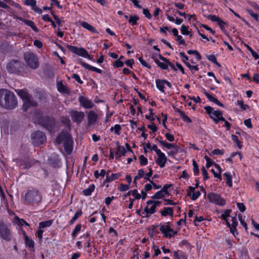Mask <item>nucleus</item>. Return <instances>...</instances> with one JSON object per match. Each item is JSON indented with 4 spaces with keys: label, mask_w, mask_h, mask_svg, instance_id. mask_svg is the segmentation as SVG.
I'll return each instance as SVG.
<instances>
[{
    "label": "nucleus",
    "mask_w": 259,
    "mask_h": 259,
    "mask_svg": "<svg viewBox=\"0 0 259 259\" xmlns=\"http://www.w3.org/2000/svg\"><path fill=\"white\" fill-rule=\"evenodd\" d=\"M72 78L74 79L79 84H82L83 81L80 79L79 75L78 74L73 73L72 75Z\"/></svg>",
    "instance_id": "052dcab7"
},
{
    "label": "nucleus",
    "mask_w": 259,
    "mask_h": 259,
    "mask_svg": "<svg viewBox=\"0 0 259 259\" xmlns=\"http://www.w3.org/2000/svg\"><path fill=\"white\" fill-rule=\"evenodd\" d=\"M23 101L22 109L24 112H26L30 107H36L37 106V103L33 100L32 96Z\"/></svg>",
    "instance_id": "4468645a"
},
{
    "label": "nucleus",
    "mask_w": 259,
    "mask_h": 259,
    "mask_svg": "<svg viewBox=\"0 0 259 259\" xmlns=\"http://www.w3.org/2000/svg\"><path fill=\"white\" fill-rule=\"evenodd\" d=\"M69 114L73 121L78 124L80 123L84 117V114L82 111L72 110L70 111Z\"/></svg>",
    "instance_id": "9b49d317"
},
{
    "label": "nucleus",
    "mask_w": 259,
    "mask_h": 259,
    "mask_svg": "<svg viewBox=\"0 0 259 259\" xmlns=\"http://www.w3.org/2000/svg\"><path fill=\"white\" fill-rule=\"evenodd\" d=\"M214 166L218 169L219 172H216L213 168H212L211 169V171L212 172V174H213L214 177L215 178H217L219 179L220 180H222V177H221V168L220 166L217 164H215Z\"/></svg>",
    "instance_id": "bb28decb"
},
{
    "label": "nucleus",
    "mask_w": 259,
    "mask_h": 259,
    "mask_svg": "<svg viewBox=\"0 0 259 259\" xmlns=\"http://www.w3.org/2000/svg\"><path fill=\"white\" fill-rule=\"evenodd\" d=\"M231 137L232 140L235 144V145L238 147V148L239 149H241L242 147V145L241 141L239 140L238 137L235 135L232 134Z\"/></svg>",
    "instance_id": "a878e982"
},
{
    "label": "nucleus",
    "mask_w": 259,
    "mask_h": 259,
    "mask_svg": "<svg viewBox=\"0 0 259 259\" xmlns=\"http://www.w3.org/2000/svg\"><path fill=\"white\" fill-rule=\"evenodd\" d=\"M224 175L226 177L227 179L226 183L229 187H231L232 186V177L226 172L225 173Z\"/></svg>",
    "instance_id": "5fc2aeb1"
},
{
    "label": "nucleus",
    "mask_w": 259,
    "mask_h": 259,
    "mask_svg": "<svg viewBox=\"0 0 259 259\" xmlns=\"http://www.w3.org/2000/svg\"><path fill=\"white\" fill-rule=\"evenodd\" d=\"M207 18L212 22H221V19L214 15H208Z\"/></svg>",
    "instance_id": "79ce46f5"
},
{
    "label": "nucleus",
    "mask_w": 259,
    "mask_h": 259,
    "mask_svg": "<svg viewBox=\"0 0 259 259\" xmlns=\"http://www.w3.org/2000/svg\"><path fill=\"white\" fill-rule=\"evenodd\" d=\"M189 26L182 25L181 27V32L182 34L187 35H189V31L188 30Z\"/></svg>",
    "instance_id": "c03bdc74"
},
{
    "label": "nucleus",
    "mask_w": 259,
    "mask_h": 259,
    "mask_svg": "<svg viewBox=\"0 0 259 259\" xmlns=\"http://www.w3.org/2000/svg\"><path fill=\"white\" fill-rule=\"evenodd\" d=\"M25 244L31 249H33L34 248V242L29 239L28 237L25 235Z\"/></svg>",
    "instance_id": "e433bc0d"
},
{
    "label": "nucleus",
    "mask_w": 259,
    "mask_h": 259,
    "mask_svg": "<svg viewBox=\"0 0 259 259\" xmlns=\"http://www.w3.org/2000/svg\"><path fill=\"white\" fill-rule=\"evenodd\" d=\"M159 58L164 63H166L168 64V66H169L172 70L176 71H177V69L175 67V65L170 62L169 60H168L166 58L163 57L161 54L158 55Z\"/></svg>",
    "instance_id": "5701e85b"
},
{
    "label": "nucleus",
    "mask_w": 259,
    "mask_h": 259,
    "mask_svg": "<svg viewBox=\"0 0 259 259\" xmlns=\"http://www.w3.org/2000/svg\"><path fill=\"white\" fill-rule=\"evenodd\" d=\"M111 132H113L117 135H119L120 131L121 130V127L120 124H116L114 126H112L110 129Z\"/></svg>",
    "instance_id": "c9c22d12"
},
{
    "label": "nucleus",
    "mask_w": 259,
    "mask_h": 259,
    "mask_svg": "<svg viewBox=\"0 0 259 259\" xmlns=\"http://www.w3.org/2000/svg\"><path fill=\"white\" fill-rule=\"evenodd\" d=\"M119 176V174H112L110 176H107L105 182H110L114 180L117 179Z\"/></svg>",
    "instance_id": "ea45409f"
},
{
    "label": "nucleus",
    "mask_w": 259,
    "mask_h": 259,
    "mask_svg": "<svg viewBox=\"0 0 259 259\" xmlns=\"http://www.w3.org/2000/svg\"><path fill=\"white\" fill-rule=\"evenodd\" d=\"M25 201L29 204L38 203L42 199L40 193L36 190L28 191L25 195Z\"/></svg>",
    "instance_id": "39448f33"
},
{
    "label": "nucleus",
    "mask_w": 259,
    "mask_h": 259,
    "mask_svg": "<svg viewBox=\"0 0 259 259\" xmlns=\"http://www.w3.org/2000/svg\"><path fill=\"white\" fill-rule=\"evenodd\" d=\"M67 48L72 53L79 56L85 58L88 51L83 48H78L75 46L68 45Z\"/></svg>",
    "instance_id": "f8f14e48"
},
{
    "label": "nucleus",
    "mask_w": 259,
    "mask_h": 259,
    "mask_svg": "<svg viewBox=\"0 0 259 259\" xmlns=\"http://www.w3.org/2000/svg\"><path fill=\"white\" fill-rule=\"evenodd\" d=\"M180 56L181 58L182 61L186 65V63H189V57L183 52H181L179 53Z\"/></svg>",
    "instance_id": "49530a36"
},
{
    "label": "nucleus",
    "mask_w": 259,
    "mask_h": 259,
    "mask_svg": "<svg viewBox=\"0 0 259 259\" xmlns=\"http://www.w3.org/2000/svg\"><path fill=\"white\" fill-rule=\"evenodd\" d=\"M164 197L163 192L162 190L157 192L153 196H152V199H160Z\"/></svg>",
    "instance_id": "864d4df0"
},
{
    "label": "nucleus",
    "mask_w": 259,
    "mask_h": 259,
    "mask_svg": "<svg viewBox=\"0 0 259 259\" xmlns=\"http://www.w3.org/2000/svg\"><path fill=\"white\" fill-rule=\"evenodd\" d=\"M196 29L198 35H200L202 39H205L206 41L210 40L213 43L215 42V40L213 39L211 36L208 37L205 35L201 33L200 30L198 29V28L196 27Z\"/></svg>",
    "instance_id": "4c0bfd02"
},
{
    "label": "nucleus",
    "mask_w": 259,
    "mask_h": 259,
    "mask_svg": "<svg viewBox=\"0 0 259 259\" xmlns=\"http://www.w3.org/2000/svg\"><path fill=\"white\" fill-rule=\"evenodd\" d=\"M57 90L61 93H68L69 90L68 88L64 85L62 81L58 82Z\"/></svg>",
    "instance_id": "b1692460"
},
{
    "label": "nucleus",
    "mask_w": 259,
    "mask_h": 259,
    "mask_svg": "<svg viewBox=\"0 0 259 259\" xmlns=\"http://www.w3.org/2000/svg\"><path fill=\"white\" fill-rule=\"evenodd\" d=\"M38 123L50 132L56 127V121L52 116H40L37 118Z\"/></svg>",
    "instance_id": "20e7f679"
},
{
    "label": "nucleus",
    "mask_w": 259,
    "mask_h": 259,
    "mask_svg": "<svg viewBox=\"0 0 259 259\" xmlns=\"http://www.w3.org/2000/svg\"><path fill=\"white\" fill-rule=\"evenodd\" d=\"M24 59L27 65L31 69H35L39 66V62L37 56L32 52H28L24 54Z\"/></svg>",
    "instance_id": "423d86ee"
},
{
    "label": "nucleus",
    "mask_w": 259,
    "mask_h": 259,
    "mask_svg": "<svg viewBox=\"0 0 259 259\" xmlns=\"http://www.w3.org/2000/svg\"><path fill=\"white\" fill-rule=\"evenodd\" d=\"M32 143L35 146H38L44 144L47 140L45 134L40 131H36L31 135Z\"/></svg>",
    "instance_id": "0eeeda50"
},
{
    "label": "nucleus",
    "mask_w": 259,
    "mask_h": 259,
    "mask_svg": "<svg viewBox=\"0 0 259 259\" xmlns=\"http://www.w3.org/2000/svg\"><path fill=\"white\" fill-rule=\"evenodd\" d=\"M78 101L80 105L85 109H91L94 106V104L91 100L82 96L79 97Z\"/></svg>",
    "instance_id": "2eb2a0df"
},
{
    "label": "nucleus",
    "mask_w": 259,
    "mask_h": 259,
    "mask_svg": "<svg viewBox=\"0 0 259 259\" xmlns=\"http://www.w3.org/2000/svg\"><path fill=\"white\" fill-rule=\"evenodd\" d=\"M79 63L82 67H83L86 69H88L89 70H91V71H92L94 72H96L99 74H101L102 73V70L101 69L96 68L94 66H93L82 61V60L79 61Z\"/></svg>",
    "instance_id": "a211bd4d"
},
{
    "label": "nucleus",
    "mask_w": 259,
    "mask_h": 259,
    "mask_svg": "<svg viewBox=\"0 0 259 259\" xmlns=\"http://www.w3.org/2000/svg\"><path fill=\"white\" fill-rule=\"evenodd\" d=\"M80 25L83 28L87 29L88 30L90 31L93 33H98L97 30L94 27H93L87 22L83 21L81 23Z\"/></svg>",
    "instance_id": "aec40b11"
},
{
    "label": "nucleus",
    "mask_w": 259,
    "mask_h": 259,
    "mask_svg": "<svg viewBox=\"0 0 259 259\" xmlns=\"http://www.w3.org/2000/svg\"><path fill=\"white\" fill-rule=\"evenodd\" d=\"M161 214L162 216L166 217L168 214L172 216L173 209L171 207H164V210L161 211Z\"/></svg>",
    "instance_id": "473e14b6"
},
{
    "label": "nucleus",
    "mask_w": 259,
    "mask_h": 259,
    "mask_svg": "<svg viewBox=\"0 0 259 259\" xmlns=\"http://www.w3.org/2000/svg\"><path fill=\"white\" fill-rule=\"evenodd\" d=\"M156 87L157 89L162 93L165 94L164 90V83L163 79H156L155 80Z\"/></svg>",
    "instance_id": "412c9836"
},
{
    "label": "nucleus",
    "mask_w": 259,
    "mask_h": 259,
    "mask_svg": "<svg viewBox=\"0 0 259 259\" xmlns=\"http://www.w3.org/2000/svg\"><path fill=\"white\" fill-rule=\"evenodd\" d=\"M56 142L58 144L63 143L65 151L68 155L71 154L73 150V141L71 136L67 132H61L56 137Z\"/></svg>",
    "instance_id": "f03ea898"
},
{
    "label": "nucleus",
    "mask_w": 259,
    "mask_h": 259,
    "mask_svg": "<svg viewBox=\"0 0 259 259\" xmlns=\"http://www.w3.org/2000/svg\"><path fill=\"white\" fill-rule=\"evenodd\" d=\"M203 93L205 95V96L207 97V98L208 99V100L210 101V102H212L213 103L214 102V101H215L216 99L215 97H214L213 96H212L211 95H210L209 93H208L207 92H206V91L203 89Z\"/></svg>",
    "instance_id": "de8ad7c7"
},
{
    "label": "nucleus",
    "mask_w": 259,
    "mask_h": 259,
    "mask_svg": "<svg viewBox=\"0 0 259 259\" xmlns=\"http://www.w3.org/2000/svg\"><path fill=\"white\" fill-rule=\"evenodd\" d=\"M206 57L209 61L213 63L218 67H220L221 66V65L217 61L216 57L214 55H207Z\"/></svg>",
    "instance_id": "f704fd0d"
},
{
    "label": "nucleus",
    "mask_w": 259,
    "mask_h": 259,
    "mask_svg": "<svg viewBox=\"0 0 259 259\" xmlns=\"http://www.w3.org/2000/svg\"><path fill=\"white\" fill-rule=\"evenodd\" d=\"M232 224L231 227V232L235 236V231H236V226L238 225V222L236 217H232Z\"/></svg>",
    "instance_id": "cd10ccee"
},
{
    "label": "nucleus",
    "mask_w": 259,
    "mask_h": 259,
    "mask_svg": "<svg viewBox=\"0 0 259 259\" xmlns=\"http://www.w3.org/2000/svg\"><path fill=\"white\" fill-rule=\"evenodd\" d=\"M147 127L151 130L153 133H155L157 131V127L156 124L153 122H152L151 124H148Z\"/></svg>",
    "instance_id": "69168bd1"
},
{
    "label": "nucleus",
    "mask_w": 259,
    "mask_h": 259,
    "mask_svg": "<svg viewBox=\"0 0 259 259\" xmlns=\"http://www.w3.org/2000/svg\"><path fill=\"white\" fill-rule=\"evenodd\" d=\"M235 133L236 135H238L240 136H243L245 138H247L248 137H249V135L247 133L241 130H239L238 131H236Z\"/></svg>",
    "instance_id": "338daca9"
},
{
    "label": "nucleus",
    "mask_w": 259,
    "mask_h": 259,
    "mask_svg": "<svg viewBox=\"0 0 259 259\" xmlns=\"http://www.w3.org/2000/svg\"><path fill=\"white\" fill-rule=\"evenodd\" d=\"M247 12L249 14V15L252 17L256 22L259 21L258 20V14L257 13H254L253 11L251 9H247Z\"/></svg>",
    "instance_id": "a19ab883"
},
{
    "label": "nucleus",
    "mask_w": 259,
    "mask_h": 259,
    "mask_svg": "<svg viewBox=\"0 0 259 259\" xmlns=\"http://www.w3.org/2000/svg\"><path fill=\"white\" fill-rule=\"evenodd\" d=\"M139 20V17L137 15H134L129 17L128 23L132 26H135L138 24L137 21Z\"/></svg>",
    "instance_id": "7c9ffc66"
},
{
    "label": "nucleus",
    "mask_w": 259,
    "mask_h": 259,
    "mask_svg": "<svg viewBox=\"0 0 259 259\" xmlns=\"http://www.w3.org/2000/svg\"><path fill=\"white\" fill-rule=\"evenodd\" d=\"M51 6H56L59 9H62V6L60 5V2L58 0H51Z\"/></svg>",
    "instance_id": "e2e57ef3"
},
{
    "label": "nucleus",
    "mask_w": 259,
    "mask_h": 259,
    "mask_svg": "<svg viewBox=\"0 0 259 259\" xmlns=\"http://www.w3.org/2000/svg\"><path fill=\"white\" fill-rule=\"evenodd\" d=\"M98 119V115L94 111H90L88 114V125L90 126L95 124Z\"/></svg>",
    "instance_id": "dca6fc26"
},
{
    "label": "nucleus",
    "mask_w": 259,
    "mask_h": 259,
    "mask_svg": "<svg viewBox=\"0 0 259 259\" xmlns=\"http://www.w3.org/2000/svg\"><path fill=\"white\" fill-rule=\"evenodd\" d=\"M0 237L6 241H10L12 238L10 229L2 220H0Z\"/></svg>",
    "instance_id": "6e6552de"
},
{
    "label": "nucleus",
    "mask_w": 259,
    "mask_h": 259,
    "mask_svg": "<svg viewBox=\"0 0 259 259\" xmlns=\"http://www.w3.org/2000/svg\"><path fill=\"white\" fill-rule=\"evenodd\" d=\"M18 19L20 21H21V22H22L23 23H24L25 25L30 27L31 28V29L33 30H34L35 32H37L38 31V29L35 26V23L32 21H31L30 20L24 19V18H21V17L18 18Z\"/></svg>",
    "instance_id": "6ab92c4d"
},
{
    "label": "nucleus",
    "mask_w": 259,
    "mask_h": 259,
    "mask_svg": "<svg viewBox=\"0 0 259 259\" xmlns=\"http://www.w3.org/2000/svg\"><path fill=\"white\" fill-rule=\"evenodd\" d=\"M217 24L219 26L221 30L225 33L226 35H227L229 38L232 39L231 37L228 34V32L227 31V30H226V28L224 26V25L227 24L226 22H225L224 21H223L222 20H221V22H219Z\"/></svg>",
    "instance_id": "c756f323"
},
{
    "label": "nucleus",
    "mask_w": 259,
    "mask_h": 259,
    "mask_svg": "<svg viewBox=\"0 0 259 259\" xmlns=\"http://www.w3.org/2000/svg\"><path fill=\"white\" fill-rule=\"evenodd\" d=\"M116 145L117 146V148L115 151V156L116 159H117L122 156L124 155L125 153L126 152V150L123 146H120L119 142L118 141L116 142Z\"/></svg>",
    "instance_id": "f3484780"
},
{
    "label": "nucleus",
    "mask_w": 259,
    "mask_h": 259,
    "mask_svg": "<svg viewBox=\"0 0 259 259\" xmlns=\"http://www.w3.org/2000/svg\"><path fill=\"white\" fill-rule=\"evenodd\" d=\"M235 157H236L237 158L235 159V160H241L242 159V156L241 153L239 152H237L232 153L231 155L230 158H229V160H230L231 158H233Z\"/></svg>",
    "instance_id": "a18cd8bd"
},
{
    "label": "nucleus",
    "mask_w": 259,
    "mask_h": 259,
    "mask_svg": "<svg viewBox=\"0 0 259 259\" xmlns=\"http://www.w3.org/2000/svg\"><path fill=\"white\" fill-rule=\"evenodd\" d=\"M169 223L167 225H160V230L164 235L165 237L170 238L175 235L177 234L178 232L170 228Z\"/></svg>",
    "instance_id": "ddd939ff"
},
{
    "label": "nucleus",
    "mask_w": 259,
    "mask_h": 259,
    "mask_svg": "<svg viewBox=\"0 0 259 259\" xmlns=\"http://www.w3.org/2000/svg\"><path fill=\"white\" fill-rule=\"evenodd\" d=\"M159 143L164 147L168 149L169 151L167 152L168 155L174 156L178 153L180 147L176 144L168 143L165 141H159Z\"/></svg>",
    "instance_id": "1a4fd4ad"
},
{
    "label": "nucleus",
    "mask_w": 259,
    "mask_h": 259,
    "mask_svg": "<svg viewBox=\"0 0 259 259\" xmlns=\"http://www.w3.org/2000/svg\"><path fill=\"white\" fill-rule=\"evenodd\" d=\"M17 100L15 94L9 90L0 89V106L9 110L16 108Z\"/></svg>",
    "instance_id": "f257e3e1"
},
{
    "label": "nucleus",
    "mask_w": 259,
    "mask_h": 259,
    "mask_svg": "<svg viewBox=\"0 0 259 259\" xmlns=\"http://www.w3.org/2000/svg\"><path fill=\"white\" fill-rule=\"evenodd\" d=\"M8 72L19 75H24L28 70L27 67L18 60H12L9 61L6 66Z\"/></svg>",
    "instance_id": "7ed1b4c3"
},
{
    "label": "nucleus",
    "mask_w": 259,
    "mask_h": 259,
    "mask_svg": "<svg viewBox=\"0 0 259 259\" xmlns=\"http://www.w3.org/2000/svg\"><path fill=\"white\" fill-rule=\"evenodd\" d=\"M130 189V185H125L121 184L118 187V190L120 191H125Z\"/></svg>",
    "instance_id": "bf43d9fd"
},
{
    "label": "nucleus",
    "mask_w": 259,
    "mask_h": 259,
    "mask_svg": "<svg viewBox=\"0 0 259 259\" xmlns=\"http://www.w3.org/2000/svg\"><path fill=\"white\" fill-rule=\"evenodd\" d=\"M138 60L139 61V62H140V63L143 66L149 69H151L152 67L148 63H147L146 62V61H145L143 58H142V57H139L138 58Z\"/></svg>",
    "instance_id": "37998d69"
},
{
    "label": "nucleus",
    "mask_w": 259,
    "mask_h": 259,
    "mask_svg": "<svg viewBox=\"0 0 259 259\" xmlns=\"http://www.w3.org/2000/svg\"><path fill=\"white\" fill-rule=\"evenodd\" d=\"M95 185L94 184L91 185L88 188L84 189L83 191V195L85 196H90L95 189Z\"/></svg>",
    "instance_id": "72a5a7b5"
},
{
    "label": "nucleus",
    "mask_w": 259,
    "mask_h": 259,
    "mask_svg": "<svg viewBox=\"0 0 259 259\" xmlns=\"http://www.w3.org/2000/svg\"><path fill=\"white\" fill-rule=\"evenodd\" d=\"M176 40L177 41H178L179 45H187L185 40L183 39V37L180 35H178V36H176Z\"/></svg>",
    "instance_id": "603ef678"
},
{
    "label": "nucleus",
    "mask_w": 259,
    "mask_h": 259,
    "mask_svg": "<svg viewBox=\"0 0 259 259\" xmlns=\"http://www.w3.org/2000/svg\"><path fill=\"white\" fill-rule=\"evenodd\" d=\"M154 62L156 64L163 70H167L168 69V64L166 63H163L157 60V59L153 58Z\"/></svg>",
    "instance_id": "2f4dec72"
},
{
    "label": "nucleus",
    "mask_w": 259,
    "mask_h": 259,
    "mask_svg": "<svg viewBox=\"0 0 259 259\" xmlns=\"http://www.w3.org/2000/svg\"><path fill=\"white\" fill-rule=\"evenodd\" d=\"M150 204L152 205L151 206L148 208V206H147L144 208V212L142 213V214H144L145 213H146V215L145 216L146 218L149 217L148 214H153L155 212V208L156 207L153 203H151Z\"/></svg>",
    "instance_id": "4be33fe9"
},
{
    "label": "nucleus",
    "mask_w": 259,
    "mask_h": 259,
    "mask_svg": "<svg viewBox=\"0 0 259 259\" xmlns=\"http://www.w3.org/2000/svg\"><path fill=\"white\" fill-rule=\"evenodd\" d=\"M124 65V62L122 60L117 59L114 62L113 66L115 68H120L123 67Z\"/></svg>",
    "instance_id": "8fccbe9b"
},
{
    "label": "nucleus",
    "mask_w": 259,
    "mask_h": 259,
    "mask_svg": "<svg viewBox=\"0 0 259 259\" xmlns=\"http://www.w3.org/2000/svg\"><path fill=\"white\" fill-rule=\"evenodd\" d=\"M204 109L206 111V112L207 114L209 115V116H212L213 112L214 111L213 108L209 106H205Z\"/></svg>",
    "instance_id": "6e6d98bb"
},
{
    "label": "nucleus",
    "mask_w": 259,
    "mask_h": 259,
    "mask_svg": "<svg viewBox=\"0 0 259 259\" xmlns=\"http://www.w3.org/2000/svg\"><path fill=\"white\" fill-rule=\"evenodd\" d=\"M24 4L26 6H30L32 7L36 5V2L35 0H25Z\"/></svg>",
    "instance_id": "680f3d73"
},
{
    "label": "nucleus",
    "mask_w": 259,
    "mask_h": 259,
    "mask_svg": "<svg viewBox=\"0 0 259 259\" xmlns=\"http://www.w3.org/2000/svg\"><path fill=\"white\" fill-rule=\"evenodd\" d=\"M81 225L80 224H77L76 226L75 229H74V230L72 233V236L73 237H76L77 233L81 230Z\"/></svg>",
    "instance_id": "3c124183"
},
{
    "label": "nucleus",
    "mask_w": 259,
    "mask_h": 259,
    "mask_svg": "<svg viewBox=\"0 0 259 259\" xmlns=\"http://www.w3.org/2000/svg\"><path fill=\"white\" fill-rule=\"evenodd\" d=\"M18 94L23 100L27 99L32 96L27 92L24 90H20L18 93Z\"/></svg>",
    "instance_id": "c85d7f7f"
},
{
    "label": "nucleus",
    "mask_w": 259,
    "mask_h": 259,
    "mask_svg": "<svg viewBox=\"0 0 259 259\" xmlns=\"http://www.w3.org/2000/svg\"><path fill=\"white\" fill-rule=\"evenodd\" d=\"M237 105L240 106V108L244 110H245L248 107V105L244 104L242 101H237Z\"/></svg>",
    "instance_id": "774afa93"
},
{
    "label": "nucleus",
    "mask_w": 259,
    "mask_h": 259,
    "mask_svg": "<svg viewBox=\"0 0 259 259\" xmlns=\"http://www.w3.org/2000/svg\"><path fill=\"white\" fill-rule=\"evenodd\" d=\"M53 223V220H49L45 222H42L39 224V228L41 229L45 227L51 226Z\"/></svg>",
    "instance_id": "58836bf2"
},
{
    "label": "nucleus",
    "mask_w": 259,
    "mask_h": 259,
    "mask_svg": "<svg viewBox=\"0 0 259 259\" xmlns=\"http://www.w3.org/2000/svg\"><path fill=\"white\" fill-rule=\"evenodd\" d=\"M157 159L155 162H166V157L163 152L160 153L158 155H157Z\"/></svg>",
    "instance_id": "09e8293b"
},
{
    "label": "nucleus",
    "mask_w": 259,
    "mask_h": 259,
    "mask_svg": "<svg viewBox=\"0 0 259 259\" xmlns=\"http://www.w3.org/2000/svg\"><path fill=\"white\" fill-rule=\"evenodd\" d=\"M178 112L179 113L181 118L184 122L188 123L192 122V120L191 118L189 117L187 115H186L184 111L181 110H178Z\"/></svg>",
    "instance_id": "393cba45"
},
{
    "label": "nucleus",
    "mask_w": 259,
    "mask_h": 259,
    "mask_svg": "<svg viewBox=\"0 0 259 259\" xmlns=\"http://www.w3.org/2000/svg\"><path fill=\"white\" fill-rule=\"evenodd\" d=\"M208 198L210 202L215 204L223 206L225 204V200L222 198L219 194L210 193L208 195Z\"/></svg>",
    "instance_id": "9d476101"
},
{
    "label": "nucleus",
    "mask_w": 259,
    "mask_h": 259,
    "mask_svg": "<svg viewBox=\"0 0 259 259\" xmlns=\"http://www.w3.org/2000/svg\"><path fill=\"white\" fill-rule=\"evenodd\" d=\"M16 223L18 224L19 226H23L25 225L27 226H29V224L24 220L20 219L18 217H16Z\"/></svg>",
    "instance_id": "13d9d810"
},
{
    "label": "nucleus",
    "mask_w": 259,
    "mask_h": 259,
    "mask_svg": "<svg viewBox=\"0 0 259 259\" xmlns=\"http://www.w3.org/2000/svg\"><path fill=\"white\" fill-rule=\"evenodd\" d=\"M143 13L147 19L150 20L152 18V15L148 9L143 8Z\"/></svg>",
    "instance_id": "4d7b16f0"
},
{
    "label": "nucleus",
    "mask_w": 259,
    "mask_h": 259,
    "mask_svg": "<svg viewBox=\"0 0 259 259\" xmlns=\"http://www.w3.org/2000/svg\"><path fill=\"white\" fill-rule=\"evenodd\" d=\"M200 26L205 29H206L207 31H209L210 33H211L212 34H214L215 33V31L213 30L211 28L207 26V25L203 24H200Z\"/></svg>",
    "instance_id": "0e129e2a"
}]
</instances>
